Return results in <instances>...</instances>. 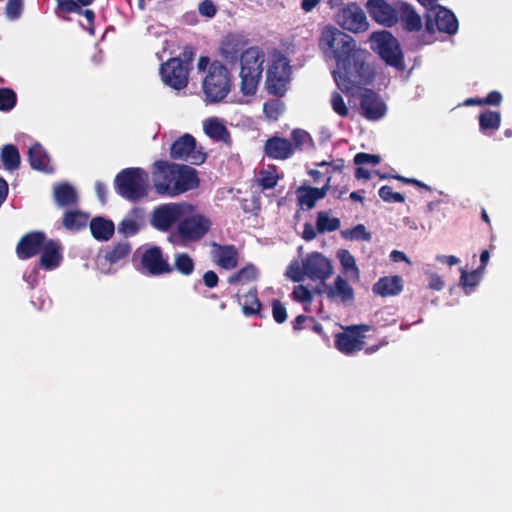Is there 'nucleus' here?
Returning <instances> with one entry per match:
<instances>
[{"instance_id":"nucleus-1","label":"nucleus","mask_w":512,"mask_h":512,"mask_svg":"<svg viewBox=\"0 0 512 512\" xmlns=\"http://www.w3.org/2000/svg\"><path fill=\"white\" fill-rule=\"evenodd\" d=\"M342 43L331 57L336 61L333 78L343 93L354 95L360 85L372 82L374 73L366 63L367 52L358 48L350 35L346 34Z\"/></svg>"},{"instance_id":"nucleus-2","label":"nucleus","mask_w":512,"mask_h":512,"mask_svg":"<svg viewBox=\"0 0 512 512\" xmlns=\"http://www.w3.org/2000/svg\"><path fill=\"white\" fill-rule=\"evenodd\" d=\"M159 194L177 196L198 186L196 170L187 165L157 161L152 173Z\"/></svg>"},{"instance_id":"nucleus-3","label":"nucleus","mask_w":512,"mask_h":512,"mask_svg":"<svg viewBox=\"0 0 512 512\" xmlns=\"http://www.w3.org/2000/svg\"><path fill=\"white\" fill-rule=\"evenodd\" d=\"M265 53L258 47H249L240 58L241 91L244 95L255 94L263 72Z\"/></svg>"},{"instance_id":"nucleus-4","label":"nucleus","mask_w":512,"mask_h":512,"mask_svg":"<svg viewBox=\"0 0 512 512\" xmlns=\"http://www.w3.org/2000/svg\"><path fill=\"white\" fill-rule=\"evenodd\" d=\"M148 182V174L143 169L127 168L117 175L115 186L122 197L137 201L147 195Z\"/></svg>"},{"instance_id":"nucleus-5","label":"nucleus","mask_w":512,"mask_h":512,"mask_svg":"<svg viewBox=\"0 0 512 512\" xmlns=\"http://www.w3.org/2000/svg\"><path fill=\"white\" fill-rule=\"evenodd\" d=\"M203 92L209 102L223 100L230 91L231 79L228 69L218 61L210 64L208 73L203 79Z\"/></svg>"},{"instance_id":"nucleus-6","label":"nucleus","mask_w":512,"mask_h":512,"mask_svg":"<svg viewBox=\"0 0 512 512\" xmlns=\"http://www.w3.org/2000/svg\"><path fill=\"white\" fill-rule=\"evenodd\" d=\"M211 221L201 214H190L181 219L177 232L169 237L174 244L194 242L205 236L211 227Z\"/></svg>"},{"instance_id":"nucleus-7","label":"nucleus","mask_w":512,"mask_h":512,"mask_svg":"<svg viewBox=\"0 0 512 512\" xmlns=\"http://www.w3.org/2000/svg\"><path fill=\"white\" fill-rule=\"evenodd\" d=\"M371 48L389 65L403 67V56L397 39L388 31L374 32L370 36Z\"/></svg>"},{"instance_id":"nucleus-8","label":"nucleus","mask_w":512,"mask_h":512,"mask_svg":"<svg viewBox=\"0 0 512 512\" xmlns=\"http://www.w3.org/2000/svg\"><path fill=\"white\" fill-rule=\"evenodd\" d=\"M194 207L186 202L163 204L152 214V225L161 231H167L176 222L190 215Z\"/></svg>"},{"instance_id":"nucleus-9","label":"nucleus","mask_w":512,"mask_h":512,"mask_svg":"<svg viewBox=\"0 0 512 512\" xmlns=\"http://www.w3.org/2000/svg\"><path fill=\"white\" fill-rule=\"evenodd\" d=\"M290 80L288 60L278 55L274 58L266 73V89L270 94L282 97L287 91Z\"/></svg>"},{"instance_id":"nucleus-10","label":"nucleus","mask_w":512,"mask_h":512,"mask_svg":"<svg viewBox=\"0 0 512 512\" xmlns=\"http://www.w3.org/2000/svg\"><path fill=\"white\" fill-rule=\"evenodd\" d=\"M170 155L173 159H182L194 165L206 160L202 147H197L196 140L191 134H184L171 145Z\"/></svg>"},{"instance_id":"nucleus-11","label":"nucleus","mask_w":512,"mask_h":512,"mask_svg":"<svg viewBox=\"0 0 512 512\" xmlns=\"http://www.w3.org/2000/svg\"><path fill=\"white\" fill-rule=\"evenodd\" d=\"M336 22L345 30L361 33L369 28L363 9L355 2L348 3L336 15Z\"/></svg>"},{"instance_id":"nucleus-12","label":"nucleus","mask_w":512,"mask_h":512,"mask_svg":"<svg viewBox=\"0 0 512 512\" xmlns=\"http://www.w3.org/2000/svg\"><path fill=\"white\" fill-rule=\"evenodd\" d=\"M304 272L312 281H319L322 285L334 272L332 262L319 252H312L303 258Z\"/></svg>"},{"instance_id":"nucleus-13","label":"nucleus","mask_w":512,"mask_h":512,"mask_svg":"<svg viewBox=\"0 0 512 512\" xmlns=\"http://www.w3.org/2000/svg\"><path fill=\"white\" fill-rule=\"evenodd\" d=\"M314 293L318 295H325L330 301L351 304L354 301V289L349 282L342 276L338 275L333 283L327 284L326 281L317 286Z\"/></svg>"},{"instance_id":"nucleus-14","label":"nucleus","mask_w":512,"mask_h":512,"mask_svg":"<svg viewBox=\"0 0 512 512\" xmlns=\"http://www.w3.org/2000/svg\"><path fill=\"white\" fill-rule=\"evenodd\" d=\"M163 82L177 90L187 86L188 63L178 58H172L161 66L160 69Z\"/></svg>"},{"instance_id":"nucleus-15","label":"nucleus","mask_w":512,"mask_h":512,"mask_svg":"<svg viewBox=\"0 0 512 512\" xmlns=\"http://www.w3.org/2000/svg\"><path fill=\"white\" fill-rule=\"evenodd\" d=\"M435 26L440 32L455 34L458 30V21L455 15L448 9L438 6L428 12L426 20V30L434 33Z\"/></svg>"},{"instance_id":"nucleus-16","label":"nucleus","mask_w":512,"mask_h":512,"mask_svg":"<svg viewBox=\"0 0 512 512\" xmlns=\"http://www.w3.org/2000/svg\"><path fill=\"white\" fill-rule=\"evenodd\" d=\"M359 94L360 97V108L362 115L369 120H379L386 114V105L371 89H362L361 86L356 90L354 96ZM353 97V95H349Z\"/></svg>"},{"instance_id":"nucleus-17","label":"nucleus","mask_w":512,"mask_h":512,"mask_svg":"<svg viewBox=\"0 0 512 512\" xmlns=\"http://www.w3.org/2000/svg\"><path fill=\"white\" fill-rule=\"evenodd\" d=\"M367 331H369V326L367 325L347 327L344 333H340L336 336V347L344 354L360 351L364 345V335L362 333Z\"/></svg>"},{"instance_id":"nucleus-18","label":"nucleus","mask_w":512,"mask_h":512,"mask_svg":"<svg viewBox=\"0 0 512 512\" xmlns=\"http://www.w3.org/2000/svg\"><path fill=\"white\" fill-rule=\"evenodd\" d=\"M142 269L151 275H161L170 273L172 267L168 263V258L162 253L159 247H150L141 255Z\"/></svg>"},{"instance_id":"nucleus-19","label":"nucleus","mask_w":512,"mask_h":512,"mask_svg":"<svg viewBox=\"0 0 512 512\" xmlns=\"http://www.w3.org/2000/svg\"><path fill=\"white\" fill-rule=\"evenodd\" d=\"M366 8L371 18L381 25L391 27L398 21V6L395 8L386 0H368Z\"/></svg>"},{"instance_id":"nucleus-20","label":"nucleus","mask_w":512,"mask_h":512,"mask_svg":"<svg viewBox=\"0 0 512 512\" xmlns=\"http://www.w3.org/2000/svg\"><path fill=\"white\" fill-rule=\"evenodd\" d=\"M248 41L239 34H229L221 42L220 55L230 64H236L248 48Z\"/></svg>"},{"instance_id":"nucleus-21","label":"nucleus","mask_w":512,"mask_h":512,"mask_svg":"<svg viewBox=\"0 0 512 512\" xmlns=\"http://www.w3.org/2000/svg\"><path fill=\"white\" fill-rule=\"evenodd\" d=\"M343 39H346V33L332 25H327L321 31L319 47L326 57L331 58L340 44H344L342 43Z\"/></svg>"},{"instance_id":"nucleus-22","label":"nucleus","mask_w":512,"mask_h":512,"mask_svg":"<svg viewBox=\"0 0 512 512\" xmlns=\"http://www.w3.org/2000/svg\"><path fill=\"white\" fill-rule=\"evenodd\" d=\"M45 243V235L41 232H32L25 235L17 245V254L21 259L36 255Z\"/></svg>"},{"instance_id":"nucleus-23","label":"nucleus","mask_w":512,"mask_h":512,"mask_svg":"<svg viewBox=\"0 0 512 512\" xmlns=\"http://www.w3.org/2000/svg\"><path fill=\"white\" fill-rule=\"evenodd\" d=\"M265 153L274 159H287L294 153L292 143L284 138L273 137L265 144Z\"/></svg>"},{"instance_id":"nucleus-24","label":"nucleus","mask_w":512,"mask_h":512,"mask_svg":"<svg viewBox=\"0 0 512 512\" xmlns=\"http://www.w3.org/2000/svg\"><path fill=\"white\" fill-rule=\"evenodd\" d=\"M40 265L47 269L52 270L59 266L62 256L60 254V246L55 241H45L42 249Z\"/></svg>"},{"instance_id":"nucleus-25","label":"nucleus","mask_w":512,"mask_h":512,"mask_svg":"<svg viewBox=\"0 0 512 512\" xmlns=\"http://www.w3.org/2000/svg\"><path fill=\"white\" fill-rule=\"evenodd\" d=\"M398 16L404 28L408 31H418L422 27L421 17L411 5L405 2L398 3L397 17Z\"/></svg>"},{"instance_id":"nucleus-26","label":"nucleus","mask_w":512,"mask_h":512,"mask_svg":"<svg viewBox=\"0 0 512 512\" xmlns=\"http://www.w3.org/2000/svg\"><path fill=\"white\" fill-rule=\"evenodd\" d=\"M403 289L402 278L400 276L383 277L373 286V292L383 296H395Z\"/></svg>"},{"instance_id":"nucleus-27","label":"nucleus","mask_w":512,"mask_h":512,"mask_svg":"<svg viewBox=\"0 0 512 512\" xmlns=\"http://www.w3.org/2000/svg\"><path fill=\"white\" fill-rule=\"evenodd\" d=\"M203 130L208 137L216 141H223L225 143L230 141V134L227 128L224 123L216 117L205 119L203 121Z\"/></svg>"},{"instance_id":"nucleus-28","label":"nucleus","mask_w":512,"mask_h":512,"mask_svg":"<svg viewBox=\"0 0 512 512\" xmlns=\"http://www.w3.org/2000/svg\"><path fill=\"white\" fill-rule=\"evenodd\" d=\"M213 258L215 262L225 268L232 269L237 264L236 251L232 246H220L213 243Z\"/></svg>"},{"instance_id":"nucleus-29","label":"nucleus","mask_w":512,"mask_h":512,"mask_svg":"<svg viewBox=\"0 0 512 512\" xmlns=\"http://www.w3.org/2000/svg\"><path fill=\"white\" fill-rule=\"evenodd\" d=\"M29 162L33 169L51 173L53 167L50 165V159L40 144H34L29 149Z\"/></svg>"},{"instance_id":"nucleus-30","label":"nucleus","mask_w":512,"mask_h":512,"mask_svg":"<svg viewBox=\"0 0 512 512\" xmlns=\"http://www.w3.org/2000/svg\"><path fill=\"white\" fill-rule=\"evenodd\" d=\"M53 195L55 202L59 207L72 206L78 202L76 190L68 183L55 186Z\"/></svg>"},{"instance_id":"nucleus-31","label":"nucleus","mask_w":512,"mask_h":512,"mask_svg":"<svg viewBox=\"0 0 512 512\" xmlns=\"http://www.w3.org/2000/svg\"><path fill=\"white\" fill-rule=\"evenodd\" d=\"M114 223L102 217L94 218L90 223L92 235L98 240H108L114 233Z\"/></svg>"},{"instance_id":"nucleus-32","label":"nucleus","mask_w":512,"mask_h":512,"mask_svg":"<svg viewBox=\"0 0 512 512\" xmlns=\"http://www.w3.org/2000/svg\"><path fill=\"white\" fill-rule=\"evenodd\" d=\"M297 192L300 205L306 206L307 209H312L316 201L323 199V192L315 187H300Z\"/></svg>"},{"instance_id":"nucleus-33","label":"nucleus","mask_w":512,"mask_h":512,"mask_svg":"<svg viewBox=\"0 0 512 512\" xmlns=\"http://www.w3.org/2000/svg\"><path fill=\"white\" fill-rule=\"evenodd\" d=\"M140 227L141 217L137 211H133L119 223L118 232L128 237L136 234Z\"/></svg>"},{"instance_id":"nucleus-34","label":"nucleus","mask_w":512,"mask_h":512,"mask_svg":"<svg viewBox=\"0 0 512 512\" xmlns=\"http://www.w3.org/2000/svg\"><path fill=\"white\" fill-rule=\"evenodd\" d=\"M337 257L345 273L349 274L352 279H359V269L356 265L354 256L345 249L339 250Z\"/></svg>"},{"instance_id":"nucleus-35","label":"nucleus","mask_w":512,"mask_h":512,"mask_svg":"<svg viewBox=\"0 0 512 512\" xmlns=\"http://www.w3.org/2000/svg\"><path fill=\"white\" fill-rule=\"evenodd\" d=\"M1 160L8 170H14L19 167L20 155L14 145H5L1 151Z\"/></svg>"},{"instance_id":"nucleus-36","label":"nucleus","mask_w":512,"mask_h":512,"mask_svg":"<svg viewBox=\"0 0 512 512\" xmlns=\"http://www.w3.org/2000/svg\"><path fill=\"white\" fill-rule=\"evenodd\" d=\"M88 216L80 211H70L64 215L63 225L69 230H78L86 225Z\"/></svg>"},{"instance_id":"nucleus-37","label":"nucleus","mask_w":512,"mask_h":512,"mask_svg":"<svg viewBox=\"0 0 512 512\" xmlns=\"http://www.w3.org/2000/svg\"><path fill=\"white\" fill-rule=\"evenodd\" d=\"M341 236L351 241H370L372 238L371 233L366 230L363 224H358L351 229L342 230Z\"/></svg>"},{"instance_id":"nucleus-38","label":"nucleus","mask_w":512,"mask_h":512,"mask_svg":"<svg viewBox=\"0 0 512 512\" xmlns=\"http://www.w3.org/2000/svg\"><path fill=\"white\" fill-rule=\"evenodd\" d=\"M316 226L320 233L332 232L340 227V220L335 217H329L326 212H319Z\"/></svg>"},{"instance_id":"nucleus-39","label":"nucleus","mask_w":512,"mask_h":512,"mask_svg":"<svg viewBox=\"0 0 512 512\" xmlns=\"http://www.w3.org/2000/svg\"><path fill=\"white\" fill-rule=\"evenodd\" d=\"M500 114L494 111H485L479 116V124L482 131L497 130L500 126Z\"/></svg>"},{"instance_id":"nucleus-40","label":"nucleus","mask_w":512,"mask_h":512,"mask_svg":"<svg viewBox=\"0 0 512 512\" xmlns=\"http://www.w3.org/2000/svg\"><path fill=\"white\" fill-rule=\"evenodd\" d=\"M482 272L480 269H477L467 273L464 269H461L460 285L467 294L478 285Z\"/></svg>"},{"instance_id":"nucleus-41","label":"nucleus","mask_w":512,"mask_h":512,"mask_svg":"<svg viewBox=\"0 0 512 512\" xmlns=\"http://www.w3.org/2000/svg\"><path fill=\"white\" fill-rule=\"evenodd\" d=\"M293 148L307 150L313 146L312 138L304 130L295 129L291 133Z\"/></svg>"},{"instance_id":"nucleus-42","label":"nucleus","mask_w":512,"mask_h":512,"mask_svg":"<svg viewBox=\"0 0 512 512\" xmlns=\"http://www.w3.org/2000/svg\"><path fill=\"white\" fill-rule=\"evenodd\" d=\"M174 267L179 273L188 276L194 271V261L188 254L178 253L175 255Z\"/></svg>"},{"instance_id":"nucleus-43","label":"nucleus","mask_w":512,"mask_h":512,"mask_svg":"<svg viewBox=\"0 0 512 512\" xmlns=\"http://www.w3.org/2000/svg\"><path fill=\"white\" fill-rule=\"evenodd\" d=\"M94 0H57L58 9L62 12H82V7L89 6Z\"/></svg>"},{"instance_id":"nucleus-44","label":"nucleus","mask_w":512,"mask_h":512,"mask_svg":"<svg viewBox=\"0 0 512 512\" xmlns=\"http://www.w3.org/2000/svg\"><path fill=\"white\" fill-rule=\"evenodd\" d=\"M129 252L130 245L125 241L117 244L111 251L107 252L105 258L110 263H115L128 255Z\"/></svg>"},{"instance_id":"nucleus-45","label":"nucleus","mask_w":512,"mask_h":512,"mask_svg":"<svg viewBox=\"0 0 512 512\" xmlns=\"http://www.w3.org/2000/svg\"><path fill=\"white\" fill-rule=\"evenodd\" d=\"M255 277H256L255 267L252 265H248V266L244 267L243 269H241L236 274L231 275L228 278V282L230 284H235L238 282H247V281L254 279Z\"/></svg>"},{"instance_id":"nucleus-46","label":"nucleus","mask_w":512,"mask_h":512,"mask_svg":"<svg viewBox=\"0 0 512 512\" xmlns=\"http://www.w3.org/2000/svg\"><path fill=\"white\" fill-rule=\"evenodd\" d=\"M286 276L294 282L303 281L306 277L303 261L301 263L298 261H292L286 270Z\"/></svg>"},{"instance_id":"nucleus-47","label":"nucleus","mask_w":512,"mask_h":512,"mask_svg":"<svg viewBox=\"0 0 512 512\" xmlns=\"http://www.w3.org/2000/svg\"><path fill=\"white\" fill-rule=\"evenodd\" d=\"M260 302L256 297V292L249 291L244 296L243 311L246 315L255 314L260 309Z\"/></svg>"},{"instance_id":"nucleus-48","label":"nucleus","mask_w":512,"mask_h":512,"mask_svg":"<svg viewBox=\"0 0 512 512\" xmlns=\"http://www.w3.org/2000/svg\"><path fill=\"white\" fill-rule=\"evenodd\" d=\"M293 298L305 305V310L308 311V305L312 302V292L303 285H297L292 292Z\"/></svg>"},{"instance_id":"nucleus-49","label":"nucleus","mask_w":512,"mask_h":512,"mask_svg":"<svg viewBox=\"0 0 512 512\" xmlns=\"http://www.w3.org/2000/svg\"><path fill=\"white\" fill-rule=\"evenodd\" d=\"M330 104L333 111L341 117H347L349 109L345 104L343 97L338 92L331 94Z\"/></svg>"},{"instance_id":"nucleus-50","label":"nucleus","mask_w":512,"mask_h":512,"mask_svg":"<svg viewBox=\"0 0 512 512\" xmlns=\"http://www.w3.org/2000/svg\"><path fill=\"white\" fill-rule=\"evenodd\" d=\"M284 109V105L280 100H271L264 104L263 110L265 115L271 119L276 120Z\"/></svg>"},{"instance_id":"nucleus-51","label":"nucleus","mask_w":512,"mask_h":512,"mask_svg":"<svg viewBox=\"0 0 512 512\" xmlns=\"http://www.w3.org/2000/svg\"><path fill=\"white\" fill-rule=\"evenodd\" d=\"M16 103V94L10 89H0V110L8 111Z\"/></svg>"},{"instance_id":"nucleus-52","label":"nucleus","mask_w":512,"mask_h":512,"mask_svg":"<svg viewBox=\"0 0 512 512\" xmlns=\"http://www.w3.org/2000/svg\"><path fill=\"white\" fill-rule=\"evenodd\" d=\"M23 9V0H8L5 13L8 19L16 20L21 16Z\"/></svg>"},{"instance_id":"nucleus-53","label":"nucleus","mask_w":512,"mask_h":512,"mask_svg":"<svg viewBox=\"0 0 512 512\" xmlns=\"http://www.w3.org/2000/svg\"><path fill=\"white\" fill-rule=\"evenodd\" d=\"M278 176L275 171L265 170L260 173L259 183L263 189H271L276 186Z\"/></svg>"},{"instance_id":"nucleus-54","label":"nucleus","mask_w":512,"mask_h":512,"mask_svg":"<svg viewBox=\"0 0 512 512\" xmlns=\"http://www.w3.org/2000/svg\"><path fill=\"white\" fill-rule=\"evenodd\" d=\"M379 196L386 202H404L405 198L402 194L393 192L392 188L385 185L380 188Z\"/></svg>"},{"instance_id":"nucleus-55","label":"nucleus","mask_w":512,"mask_h":512,"mask_svg":"<svg viewBox=\"0 0 512 512\" xmlns=\"http://www.w3.org/2000/svg\"><path fill=\"white\" fill-rule=\"evenodd\" d=\"M273 318L277 323H283L287 319L286 308L279 300L273 301Z\"/></svg>"},{"instance_id":"nucleus-56","label":"nucleus","mask_w":512,"mask_h":512,"mask_svg":"<svg viewBox=\"0 0 512 512\" xmlns=\"http://www.w3.org/2000/svg\"><path fill=\"white\" fill-rule=\"evenodd\" d=\"M354 162L358 165H360V164L377 165L380 162V156L367 154V153H358L354 157Z\"/></svg>"},{"instance_id":"nucleus-57","label":"nucleus","mask_w":512,"mask_h":512,"mask_svg":"<svg viewBox=\"0 0 512 512\" xmlns=\"http://www.w3.org/2000/svg\"><path fill=\"white\" fill-rule=\"evenodd\" d=\"M199 12L206 17H213L216 13V7L211 0H204L199 5Z\"/></svg>"},{"instance_id":"nucleus-58","label":"nucleus","mask_w":512,"mask_h":512,"mask_svg":"<svg viewBox=\"0 0 512 512\" xmlns=\"http://www.w3.org/2000/svg\"><path fill=\"white\" fill-rule=\"evenodd\" d=\"M502 100V96L499 92L493 91L488 94V96L483 99V101H478L479 104H489V105H499Z\"/></svg>"},{"instance_id":"nucleus-59","label":"nucleus","mask_w":512,"mask_h":512,"mask_svg":"<svg viewBox=\"0 0 512 512\" xmlns=\"http://www.w3.org/2000/svg\"><path fill=\"white\" fill-rule=\"evenodd\" d=\"M203 281L208 288H213L218 283V276L214 271H207L203 275Z\"/></svg>"},{"instance_id":"nucleus-60","label":"nucleus","mask_w":512,"mask_h":512,"mask_svg":"<svg viewBox=\"0 0 512 512\" xmlns=\"http://www.w3.org/2000/svg\"><path fill=\"white\" fill-rule=\"evenodd\" d=\"M429 287L434 290H441L444 287V282L440 276L433 274L430 276Z\"/></svg>"},{"instance_id":"nucleus-61","label":"nucleus","mask_w":512,"mask_h":512,"mask_svg":"<svg viewBox=\"0 0 512 512\" xmlns=\"http://www.w3.org/2000/svg\"><path fill=\"white\" fill-rule=\"evenodd\" d=\"M315 237H316V232H315L314 227L311 224L306 223L304 226V230H303V238L306 241H311Z\"/></svg>"},{"instance_id":"nucleus-62","label":"nucleus","mask_w":512,"mask_h":512,"mask_svg":"<svg viewBox=\"0 0 512 512\" xmlns=\"http://www.w3.org/2000/svg\"><path fill=\"white\" fill-rule=\"evenodd\" d=\"M322 0H302L301 8L305 12L312 11Z\"/></svg>"},{"instance_id":"nucleus-63","label":"nucleus","mask_w":512,"mask_h":512,"mask_svg":"<svg viewBox=\"0 0 512 512\" xmlns=\"http://www.w3.org/2000/svg\"><path fill=\"white\" fill-rule=\"evenodd\" d=\"M437 260L443 263H447L449 266H453L459 263V259L453 255H439L437 256Z\"/></svg>"},{"instance_id":"nucleus-64","label":"nucleus","mask_w":512,"mask_h":512,"mask_svg":"<svg viewBox=\"0 0 512 512\" xmlns=\"http://www.w3.org/2000/svg\"><path fill=\"white\" fill-rule=\"evenodd\" d=\"M8 194V184L7 182L0 178V206L5 201Z\"/></svg>"}]
</instances>
